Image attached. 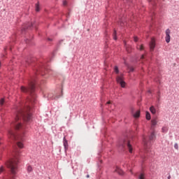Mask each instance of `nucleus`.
Instances as JSON below:
<instances>
[{
    "label": "nucleus",
    "instance_id": "nucleus-1",
    "mask_svg": "<svg viewBox=\"0 0 179 179\" xmlns=\"http://www.w3.org/2000/svg\"><path fill=\"white\" fill-rule=\"evenodd\" d=\"M13 113V121L11 123L13 129L8 131V135L11 139L16 141L14 152L16 155H20V152L18 148L22 149L24 148V145L22 142L17 141L19 135L16 134L15 131H22L24 134L26 127L23 125V122L29 123L32 121L31 107L24 104H18L15 106Z\"/></svg>",
    "mask_w": 179,
    "mask_h": 179
},
{
    "label": "nucleus",
    "instance_id": "nucleus-2",
    "mask_svg": "<svg viewBox=\"0 0 179 179\" xmlns=\"http://www.w3.org/2000/svg\"><path fill=\"white\" fill-rule=\"evenodd\" d=\"M27 65L31 66L34 71V74L30 76V78L27 80L28 86H21L20 90L22 93L28 94L27 101L29 103H35L37 96L36 93V85L37 83L38 73H41L42 76H44L47 73V64L45 62H38L36 57H30L26 61Z\"/></svg>",
    "mask_w": 179,
    "mask_h": 179
},
{
    "label": "nucleus",
    "instance_id": "nucleus-3",
    "mask_svg": "<svg viewBox=\"0 0 179 179\" xmlns=\"http://www.w3.org/2000/svg\"><path fill=\"white\" fill-rule=\"evenodd\" d=\"M117 149L119 152H125L128 149L130 153L133 152V146L129 138H122L117 141Z\"/></svg>",
    "mask_w": 179,
    "mask_h": 179
},
{
    "label": "nucleus",
    "instance_id": "nucleus-4",
    "mask_svg": "<svg viewBox=\"0 0 179 179\" xmlns=\"http://www.w3.org/2000/svg\"><path fill=\"white\" fill-rule=\"evenodd\" d=\"M20 160L18 157H15V159H10V160H7L6 162V166L9 169L11 174L13 176H15L17 170H18V163Z\"/></svg>",
    "mask_w": 179,
    "mask_h": 179
},
{
    "label": "nucleus",
    "instance_id": "nucleus-5",
    "mask_svg": "<svg viewBox=\"0 0 179 179\" xmlns=\"http://www.w3.org/2000/svg\"><path fill=\"white\" fill-rule=\"evenodd\" d=\"M155 138H156V136L154 131L150 134L148 141L145 136H143V142L146 150H149L152 144V141H153Z\"/></svg>",
    "mask_w": 179,
    "mask_h": 179
},
{
    "label": "nucleus",
    "instance_id": "nucleus-6",
    "mask_svg": "<svg viewBox=\"0 0 179 179\" xmlns=\"http://www.w3.org/2000/svg\"><path fill=\"white\" fill-rule=\"evenodd\" d=\"M34 27L36 28V22H27L21 29L22 34L27 32V29H32Z\"/></svg>",
    "mask_w": 179,
    "mask_h": 179
},
{
    "label": "nucleus",
    "instance_id": "nucleus-7",
    "mask_svg": "<svg viewBox=\"0 0 179 179\" xmlns=\"http://www.w3.org/2000/svg\"><path fill=\"white\" fill-rule=\"evenodd\" d=\"M116 82H117V83H119V85H120L121 87H122L123 89L125 88L126 82H124L122 76H117V77L116 78Z\"/></svg>",
    "mask_w": 179,
    "mask_h": 179
},
{
    "label": "nucleus",
    "instance_id": "nucleus-8",
    "mask_svg": "<svg viewBox=\"0 0 179 179\" xmlns=\"http://www.w3.org/2000/svg\"><path fill=\"white\" fill-rule=\"evenodd\" d=\"M165 40L167 43H169L171 41V29L169 28H167V29H166Z\"/></svg>",
    "mask_w": 179,
    "mask_h": 179
},
{
    "label": "nucleus",
    "instance_id": "nucleus-9",
    "mask_svg": "<svg viewBox=\"0 0 179 179\" xmlns=\"http://www.w3.org/2000/svg\"><path fill=\"white\" fill-rule=\"evenodd\" d=\"M63 145L64 147V152H65V153H66L68 148H69V143H68L67 139L66 138V136H64V138H63Z\"/></svg>",
    "mask_w": 179,
    "mask_h": 179
},
{
    "label": "nucleus",
    "instance_id": "nucleus-10",
    "mask_svg": "<svg viewBox=\"0 0 179 179\" xmlns=\"http://www.w3.org/2000/svg\"><path fill=\"white\" fill-rule=\"evenodd\" d=\"M150 51H155V48L156 46V42L155 39H152L149 43Z\"/></svg>",
    "mask_w": 179,
    "mask_h": 179
},
{
    "label": "nucleus",
    "instance_id": "nucleus-11",
    "mask_svg": "<svg viewBox=\"0 0 179 179\" xmlns=\"http://www.w3.org/2000/svg\"><path fill=\"white\" fill-rule=\"evenodd\" d=\"M151 122H152L151 129H154V128H155V127L157 124V118H154L153 120H152Z\"/></svg>",
    "mask_w": 179,
    "mask_h": 179
},
{
    "label": "nucleus",
    "instance_id": "nucleus-12",
    "mask_svg": "<svg viewBox=\"0 0 179 179\" xmlns=\"http://www.w3.org/2000/svg\"><path fill=\"white\" fill-rule=\"evenodd\" d=\"M158 1H159V0H148V2L153 8L156 7Z\"/></svg>",
    "mask_w": 179,
    "mask_h": 179
},
{
    "label": "nucleus",
    "instance_id": "nucleus-13",
    "mask_svg": "<svg viewBox=\"0 0 179 179\" xmlns=\"http://www.w3.org/2000/svg\"><path fill=\"white\" fill-rule=\"evenodd\" d=\"M150 111L153 115H155L157 113V110L154 106L150 107Z\"/></svg>",
    "mask_w": 179,
    "mask_h": 179
},
{
    "label": "nucleus",
    "instance_id": "nucleus-14",
    "mask_svg": "<svg viewBox=\"0 0 179 179\" xmlns=\"http://www.w3.org/2000/svg\"><path fill=\"white\" fill-rule=\"evenodd\" d=\"M115 171L117 173V174H119L120 176H123L124 174V171L121 170V169H120L119 167H116Z\"/></svg>",
    "mask_w": 179,
    "mask_h": 179
},
{
    "label": "nucleus",
    "instance_id": "nucleus-15",
    "mask_svg": "<svg viewBox=\"0 0 179 179\" xmlns=\"http://www.w3.org/2000/svg\"><path fill=\"white\" fill-rule=\"evenodd\" d=\"M24 41H25L27 43H29V45H32V44H33L32 38H26L24 39Z\"/></svg>",
    "mask_w": 179,
    "mask_h": 179
},
{
    "label": "nucleus",
    "instance_id": "nucleus-16",
    "mask_svg": "<svg viewBox=\"0 0 179 179\" xmlns=\"http://www.w3.org/2000/svg\"><path fill=\"white\" fill-rule=\"evenodd\" d=\"M145 118L148 120V121H150L151 120V114L148 111H146L145 113Z\"/></svg>",
    "mask_w": 179,
    "mask_h": 179
},
{
    "label": "nucleus",
    "instance_id": "nucleus-17",
    "mask_svg": "<svg viewBox=\"0 0 179 179\" xmlns=\"http://www.w3.org/2000/svg\"><path fill=\"white\" fill-rule=\"evenodd\" d=\"M136 48H137V50H139L140 51H143L144 45H137Z\"/></svg>",
    "mask_w": 179,
    "mask_h": 179
},
{
    "label": "nucleus",
    "instance_id": "nucleus-18",
    "mask_svg": "<svg viewBox=\"0 0 179 179\" xmlns=\"http://www.w3.org/2000/svg\"><path fill=\"white\" fill-rule=\"evenodd\" d=\"M35 6H36V11H37V12L40 11V3H39V1L36 3Z\"/></svg>",
    "mask_w": 179,
    "mask_h": 179
},
{
    "label": "nucleus",
    "instance_id": "nucleus-19",
    "mask_svg": "<svg viewBox=\"0 0 179 179\" xmlns=\"http://www.w3.org/2000/svg\"><path fill=\"white\" fill-rule=\"evenodd\" d=\"M141 115V111H136L135 114H134V118H139Z\"/></svg>",
    "mask_w": 179,
    "mask_h": 179
},
{
    "label": "nucleus",
    "instance_id": "nucleus-20",
    "mask_svg": "<svg viewBox=\"0 0 179 179\" xmlns=\"http://www.w3.org/2000/svg\"><path fill=\"white\" fill-rule=\"evenodd\" d=\"M63 95H64L63 90H62L61 94H57V96L55 97V99L58 100V99H60L61 97H62Z\"/></svg>",
    "mask_w": 179,
    "mask_h": 179
},
{
    "label": "nucleus",
    "instance_id": "nucleus-21",
    "mask_svg": "<svg viewBox=\"0 0 179 179\" xmlns=\"http://www.w3.org/2000/svg\"><path fill=\"white\" fill-rule=\"evenodd\" d=\"M169 131V128H167V127H163L162 128V131L164 133V134H166Z\"/></svg>",
    "mask_w": 179,
    "mask_h": 179
},
{
    "label": "nucleus",
    "instance_id": "nucleus-22",
    "mask_svg": "<svg viewBox=\"0 0 179 179\" xmlns=\"http://www.w3.org/2000/svg\"><path fill=\"white\" fill-rule=\"evenodd\" d=\"M113 39H115V41H116L117 39L116 29H114V31H113Z\"/></svg>",
    "mask_w": 179,
    "mask_h": 179
},
{
    "label": "nucleus",
    "instance_id": "nucleus-23",
    "mask_svg": "<svg viewBox=\"0 0 179 179\" xmlns=\"http://www.w3.org/2000/svg\"><path fill=\"white\" fill-rule=\"evenodd\" d=\"M138 179H145L144 173H141V174L138 176Z\"/></svg>",
    "mask_w": 179,
    "mask_h": 179
},
{
    "label": "nucleus",
    "instance_id": "nucleus-24",
    "mask_svg": "<svg viewBox=\"0 0 179 179\" xmlns=\"http://www.w3.org/2000/svg\"><path fill=\"white\" fill-rule=\"evenodd\" d=\"M115 72L117 75H118V73H120V70H119L118 66H115Z\"/></svg>",
    "mask_w": 179,
    "mask_h": 179
},
{
    "label": "nucleus",
    "instance_id": "nucleus-25",
    "mask_svg": "<svg viewBox=\"0 0 179 179\" xmlns=\"http://www.w3.org/2000/svg\"><path fill=\"white\" fill-rule=\"evenodd\" d=\"M4 103H5V99H1V100H0L1 107H3V106H4Z\"/></svg>",
    "mask_w": 179,
    "mask_h": 179
},
{
    "label": "nucleus",
    "instance_id": "nucleus-26",
    "mask_svg": "<svg viewBox=\"0 0 179 179\" xmlns=\"http://www.w3.org/2000/svg\"><path fill=\"white\" fill-rule=\"evenodd\" d=\"M157 102L160 104V92H158V97L157 98Z\"/></svg>",
    "mask_w": 179,
    "mask_h": 179
},
{
    "label": "nucleus",
    "instance_id": "nucleus-27",
    "mask_svg": "<svg viewBox=\"0 0 179 179\" xmlns=\"http://www.w3.org/2000/svg\"><path fill=\"white\" fill-rule=\"evenodd\" d=\"M32 171H33V169H32L31 166H28L27 172L28 173H31Z\"/></svg>",
    "mask_w": 179,
    "mask_h": 179
},
{
    "label": "nucleus",
    "instance_id": "nucleus-28",
    "mask_svg": "<svg viewBox=\"0 0 179 179\" xmlns=\"http://www.w3.org/2000/svg\"><path fill=\"white\" fill-rule=\"evenodd\" d=\"M64 39H60V41H59V42L57 43V47L59 48V46L61 45V43H62Z\"/></svg>",
    "mask_w": 179,
    "mask_h": 179
},
{
    "label": "nucleus",
    "instance_id": "nucleus-29",
    "mask_svg": "<svg viewBox=\"0 0 179 179\" xmlns=\"http://www.w3.org/2000/svg\"><path fill=\"white\" fill-rule=\"evenodd\" d=\"M3 171H5V169L3 166H1L0 167V174H1V173H3Z\"/></svg>",
    "mask_w": 179,
    "mask_h": 179
},
{
    "label": "nucleus",
    "instance_id": "nucleus-30",
    "mask_svg": "<svg viewBox=\"0 0 179 179\" xmlns=\"http://www.w3.org/2000/svg\"><path fill=\"white\" fill-rule=\"evenodd\" d=\"M135 69L134 67H133V66H131V67H129V72H134Z\"/></svg>",
    "mask_w": 179,
    "mask_h": 179
},
{
    "label": "nucleus",
    "instance_id": "nucleus-31",
    "mask_svg": "<svg viewBox=\"0 0 179 179\" xmlns=\"http://www.w3.org/2000/svg\"><path fill=\"white\" fill-rule=\"evenodd\" d=\"M174 148H175V149H176L177 150H178V143H175Z\"/></svg>",
    "mask_w": 179,
    "mask_h": 179
},
{
    "label": "nucleus",
    "instance_id": "nucleus-32",
    "mask_svg": "<svg viewBox=\"0 0 179 179\" xmlns=\"http://www.w3.org/2000/svg\"><path fill=\"white\" fill-rule=\"evenodd\" d=\"M126 1L127 2V4H129V6H130L132 3L131 0H126Z\"/></svg>",
    "mask_w": 179,
    "mask_h": 179
},
{
    "label": "nucleus",
    "instance_id": "nucleus-33",
    "mask_svg": "<svg viewBox=\"0 0 179 179\" xmlns=\"http://www.w3.org/2000/svg\"><path fill=\"white\" fill-rule=\"evenodd\" d=\"M134 42H138V36H134Z\"/></svg>",
    "mask_w": 179,
    "mask_h": 179
},
{
    "label": "nucleus",
    "instance_id": "nucleus-34",
    "mask_svg": "<svg viewBox=\"0 0 179 179\" xmlns=\"http://www.w3.org/2000/svg\"><path fill=\"white\" fill-rule=\"evenodd\" d=\"M67 1L66 0H63V6H66Z\"/></svg>",
    "mask_w": 179,
    "mask_h": 179
},
{
    "label": "nucleus",
    "instance_id": "nucleus-35",
    "mask_svg": "<svg viewBox=\"0 0 179 179\" xmlns=\"http://www.w3.org/2000/svg\"><path fill=\"white\" fill-rule=\"evenodd\" d=\"M124 65H128V63H127L125 57L123 58Z\"/></svg>",
    "mask_w": 179,
    "mask_h": 179
},
{
    "label": "nucleus",
    "instance_id": "nucleus-36",
    "mask_svg": "<svg viewBox=\"0 0 179 179\" xmlns=\"http://www.w3.org/2000/svg\"><path fill=\"white\" fill-rule=\"evenodd\" d=\"M141 59H144V58H145V55H141Z\"/></svg>",
    "mask_w": 179,
    "mask_h": 179
},
{
    "label": "nucleus",
    "instance_id": "nucleus-37",
    "mask_svg": "<svg viewBox=\"0 0 179 179\" xmlns=\"http://www.w3.org/2000/svg\"><path fill=\"white\" fill-rule=\"evenodd\" d=\"M168 179H171V174H169L168 177H167Z\"/></svg>",
    "mask_w": 179,
    "mask_h": 179
},
{
    "label": "nucleus",
    "instance_id": "nucleus-38",
    "mask_svg": "<svg viewBox=\"0 0 179 179\" xmlns=\"http://www.w3.org/2000/svg\"><path fill=\"white\" fill-rule=\"evenodd\" d=\"M52 38H48V41H52Z\"/></svg>",
    "mask_w": 179,
    "mask_h": 179
},
{
    "label": "nucleus",
    "instance_id": "nucleus-39",
    "mask_svg": "<svg viewBox=\"0 0 179 179\" xmlns=\"http://www.w3.org/2000/svg\"><path fill=\"white\" fill-rule=\"evenodd\" d=\"M87 178H90V175L89 174H87Z\"/></svg>",
    "mask_w": 179,
    "mask_h": 179
},
{
    "label": "nucleus",
    "instance_id": "nucleus-40",
    "mask_svg": "<svg viewBox=\"0 0 179 179\" xmlns=\"http://www.w3.org/2000/svg\"><path fill=\"white\" fill-rule=\"evenodd\" d=\"M107 104H110V101H108Z\"/></svg>",
    "mask_w": 179,
    "mask_h": 179
},
{
    "label": "nucleus",
    "instance_id": "nucleus-41",
    "mask_svg": "<svg viewBox=\"0 0 179 179\" xmlns=\"http://www.w3.org/2000/svg\"><path fill=\"white\" fill-rule=\"evenodd\" d=\"M1 62H0V66H1Z\"/></svg>",
    "mask_w": 179,
    "mask_h": 179
},
{
    "label": "nucleus",
    "instance_id": "nucleus-42",
    "mask_svg": "<svg viewBox=\"0 0 179 179\" xmlns=\"http://www.w3.org/2000/svg\"><path fill=\"white\" fill-rule=\"evenodd\" d=\"M149 93H151L150 90H149Z\"/></svg>",
    "mask_w": 179,
    "mask_h": 179
},
{
    "label": "nucleus",
    "instance_id": "nucleus-43",
    "mask_svg": "<svg viewBox=\"0 0 179 179\" xmlns=\"http://www.w3.org/2000/svg\"><path fill=\"white\" fill-rule=\"evenodd\" d=\"M0 141H1V138H0Z\"/></svg>",
    "mask_w": 179,
    "mask_h": 179
},
{
    "label": "nucleus",
    "instance_id": "nucleus-44",
    "mask_svg": "<svg viewBox=\"0 0 179 179\" xmlns=\"http://www.w3.org/2000/svg\"><path fill=\"white\" fill-rule=\"evenodd\" d=\"M167 179H169V178H167Z\"/></svg>",
    "mask_w": 179,
    "mask_h": 179
}]
</instances>
